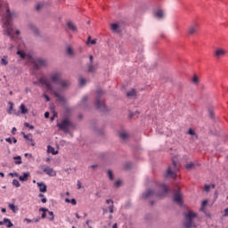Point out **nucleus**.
Returning a JSON list of instances; mask_svg holds the SVG:
<instances>
[{"mask_svg":"<svg viewBox=\"0 0 228 228\" xmlns=\"http://www.w3.org/2000/svg\"><path fill=\"white\" fill-rule=\"evenodd\" d=\"M159 191L155 192L152 190H148L146 192L142 194L143 199H152L156 197V199H163L168 195V191L170 189L166 184H159Z\"/></svg>","mask_w":228,"mask_h":228,"instance_id":"1","label":"nucleus"},{"mask_svg":"<svg viewBox=\"0 0 228 228\" xmlns=\"http://www.w3.org/2000/svg\"><path fill=\"white\" fill-rule=\"evenodd\" d=\"M103 95H104V91H102V89H98L96 91L95 106L97 110H100V111L106 113V111H110V110L106 107V104L104 103V100H102V98Z\"/></svg>","mask_w":228,"mask_h":228,"instance_id":"2","label":"nucleus"},{"mask_svg":"<svg viewBox=\"0 0 228 228\" xmlns=\"http://www.w3.org/2000/svg\"><path fill=\"white\" fill-rule=\"evenodd\" d=\"M57 127H59L61 131H63V133L70 134V127H74V124L69 118H65L61 123L57 124Z\"/></svg>","mask_w":228,"mask_h":228,"instance_id":"3","label":"nucleus"},{"mask_svg":"<svg viewBox=\"0 0 228 228\" xmlns=\"http://www.w3.org/2000/svg\"><path fill=\"white\" fill-rule=\"evenodd\" d=\"M173 166L169 167L166 173V177H171L175 179L177 177V172H179V167L177 166V161L175 159H172Z\"/></svg>","mask_w":228,"mask_h":228,"instance_id":"4","label":"nucleus"},{"mask_svg":"<svg viewBox=\"0 0 228 228\" xmlns=\"http://www.w3.org/2000/svg\"><path fill=\"white\" fill-rule=\"evenodd\" d=\"M4 24L7 27V35L12 37L13 35V28H12V12L10 9L6 10V13L4 16Z\"/></svg>","mask_w":228,"mask_h":228,"instance_id":"5","label":"nucleus"},{"mask_svg":"<svg viewBox=\"0 0 228 228\" xmlns=\"http://www.w3.org/2000/svg\"><path fill=\"white\" fill-rule=\"evenodd\" d=\"M197 216V214L193 212H189L185 215V222L184 227L185 228H191L196 227L195 224L193 223V219Z\"/></svg>","mask_w":228,"mask_h":228,"instance_id":"6","label":"nucleus"},{"mask_svg":"<svg viewBox=\"0 0 228 228\" xmlns=\"http://www.w3.org/2000/svg\"><path fill=\"white\" fill-rule=\"evenodd\" d=\"M38 84L42 85V86H45L48 92H54V87L53 86V84H51V81L47 80V78L40 77L38 79Z\"/></svg>","mask_w":228,"mask_h":228,"instance_id":"7","label":"nucleus"},{"mask_svg":"<svg viewBox=\"0 0 228 228\" xmlns=\"http://www.w3.org/2000/svg\"><path fill=\"white\" fill-rule=\"evenodd\" d=\"M174 191V202L179 204V206H183V194L181 193V190L179 189V187H176Z\"/></svg>","mask_w":228,"mask_h":228,"instance_id":"8","label":"nucleus"},{"mask_svg":"<svg viewBox=\"0 0 228 228\" xmlns=\"http://www.w3.org/2000/svg\"><path fill=\"white\" fill-rule=\"evenodd\" d=\"M41 170L46 174V175H49L50 177H56V171L49 166L41 165L40 166Z\"/></svg>","mask_w":228,"mask_h":228,"instance_id":"9","label":"nucleus"},{"mask_svg":"<svg viewBox=\"0 0 228 228\" xmlns=\"http://www.w3.org/2000/svg\"><path fill=\"white\" fill-rule=\"evenodd\" d=\"M42 67H47V60L37 58L34 60V68L36 70H38V69H42Z\"/></svg>","mask_w":228,"mask_h":228,"instance_id":"10","label":"nucleus"},{"mask_svg":"<svg viewBox=\"0 0 228 228\" xmlns=\"http://www.w3.org/2000/svg\"><path fill=\"white\" fill-rule=\"evenodd\" d=\"M50 80L54 85H59L60 81L61 80V74L60 72H53L50 74Z\"/></svg>","mask_w":228,"mask_h":228,"instance_id":"11","label":"nucleus"},{"mask_svg":"<svg viewBox=\"0 0 228 228\" xmlns=\"http://www.w3.org/2000/svg\"><path fill=\"white\" fill-rule=\"evenodd\" d=\"M199 29H200L199 23H193L189 27L188 33L189 35H197Z\"/></svg>","mask_w":228,"mask_h":228,"instance_id":"12","label":"nucleus"},{"mask_svg":"<svg viewBox=\"0 0 228 228\" xmlns=\"http://www.w3.org/2000/svg\"><path fill=\"white\" fill-rule=\"evenodd\" d=\"M153 15L157 19H163L165 17V12L162 9H158L154 11Z\"/></svg>","mask_w":228,"mask_h":228,"instance_id":"13","label":"nucleus"},{"mask_svg":"<svg viewBox=\"0 0 228 228\" xmlns=\"http://www.w3.org/2000/svg\"><path fill=\"white\" fill-rule=\"evenodd\" d=\"M37 187L39 188V191L41 193H45L47 191V185L44 183V182L37 183Z\"/></svg>","mask_w":228,"mask_h":228,"instance_id":"14","label":"nucleus"},{"mask_svg":"<svg viewBox=\"0 0 228 228\" xmlns=\"http://www.w3.org/2000/svg\"><path fill=\"white\" fill-rule=\"evenodd\" d=\"M227 54V52L224 49H217L215 52L216 58H222V56H225Z\"/></svg>","mask_w":228,"mask_h":228,"instance_id":"15","label":"nucleus"},{"mask_svg":"<svg viewBox=\"0 0 228 228\" xmlns=\"http://www.w3.org/2000/svg\"><path fill=\"white\" fill-rule=\"evenodd\" d=\"M110 29L113 33H120V26L118 23L110 24Z\"/></svg>","mask_w":228,"mask_h":228,"instance_id":"16","label":"nucleus"},{"mask_svg":"<svg viewBox=\"0 0 228 228\" xmlns=\"http://www.w3.org/2000/svg\"><path fill=\"white\" fill-rule=\"evenodd\" d=\"M29 172H25L23 173V175L21 176H18L19 180L21 181L22 183H26V181H28L29 179Z\"/></svg>","mask_w":228,"mask_h":228,"instance_id":"17","label":"nucleus"},{"mask_svg":"<svg viewBox=\"0 0 228 228\" xmlns=\"http://www.w3.org/2000/svg\"><path fill=\"white\" fill-rule=\"evenodd\" d=\"M59 85L61 86V88H69V86H70V82H69V80H63L61 78Z\"/></svg>","mask_w":228,"mask_h":228,"instance_id":"18","label":"nucleus"},{"mask_svg":"<svg viewBox=\"0 0 228 228\" xmlns=\"http://www.w3.org/2000/svg\"><path fill=\"white\" fill-rule=\"evenodd\" d=\"M28 29L34 33V35H39L38 28L33 23L28 24Z\"/></svg>","mask_w":228,"mask_h":228,"instance_id":"19","label":"nucleus"},{"mask_svg":"<svg viewBox=\"0 0 228 228\" xmlns=\"http://www.w3.org/2000/svg\"><path fill=\"white\" fill-rule=\"evenodd\" d=\"M67 26L70 31H77V27H76V24L72 21H68Z\"/></svg>","mask_w":228,"mask_h":228,"instance_id":"20","label":"nucleus"},{"mask_svg":"<svg viewBox=\"0 0 228 228\" xmlns=\"http://www.w3.org/2000/svg\"><path fill=\"white\" fill-rule=\"evenodd\" d=\"M20 110L21 115H26V113H28V108H26V105H24V103H21L20 105Z\"/></svg>","mask_w":228,"mask_h":228,"instance_id":"21","label":"nucleus"},{"mask_svg":"<svg viewBox=\"0 0 228 228\" xmlns=\"http://www.w3.org/2000/svg\"><path fill=\"white\" fill-rule=\"evenodd\" d=\"M95 70H97V65H94V63L93 64H89V66H88V72L94 73Z\"/></svg>","mask_w":228,"mask_h":228,"instance_id":"22","label":"nucleus"},{"mask_svg":"<svg viewBox=\"0 0 228 228\" xmlns=\"http://www.w3.org/2000/svg\"><path fill=\"white\" fill-rule=\"evenodd\" d=\"M4 222L6 225V227H8V228L13 227V223H12V221L9 218H4Z\"/></svg>","mask_w":228,"mask_h":228,"instance_id":"23","label":"nucleus"},{"mask_svg":"<svg viewBox=\"0 0 228 228\" xmlns=\"http://www.w3.org/2000/svg\"><path fill=\"white\" fill-rule=\"evenodd\" d=\"M119 138H121V140H127V138H129V134L122 132L119 134Z\"/></svg>","mask_w":228,"mask_h":228,"instance_id":"24","label":"nucleus"},{"mask_svg":"<svg viewBox=\"0 0 228 228\" xmlns=\"http://www.w3.org/2000/svg\"><path fill=\"white\" fill-rule=\"evenodd\" d=\"M39 211H43V214L41 215V218H45L47 216L46 213H48L49 209L45 208H41L39 209Z\"/></svg>","mask_w":228,"mask_h":228,"instance_id":"25","label":"nucleus"},{"mask_svg":"<svg viewBox=\"0 0 228 228\" xmlns=\"http://www.w3.org/2000/svg\"><path fill=\"white\" fill-rule=\"evenodd\" d=\"M186 170H193L195 168V164L193 162L185 165Z\"/></svg>","mask_w":228,"mask_h":228,"instance_id":"26","label":"nucleus"},{"mask_svg":"<svg viewBox=\"0 0 228 228\" xmlns=\"http://www.w3.org/2000/svg\"><path fill=\"white\" fill-rule=\"evenodd\" d=\"M127 97H134L136 96V90L132 89L131 91L126 93Z\"/></svg>","mask_w":228,"mask_h":228,"instance_id":"27","label":"nucleus"},{"mask_svg":"<svg viewBox=\"0 0 228 228\" xmlns=\"http://www.w3.org/2000/svg\"><path fill=\"white\" fill-rule=\"evenodd\" d=\"M8 207L12 211V213H17V207L13 203H10Z\"/></svg>","mask_w":228,"mask_h":228,"instance_id":"28","label":"nucleus"},{"mask_svg":"<svg viewBox=\"0 0 228 228\" xmlns=\"http://www.w3.org/2000/svg\"><path fill=\"white\" fill-rule=\"evenodd\" d=\"M54 95H55V97H57V99H59V101H61V102H63L65 101V98H63V96L60 95V93L54 92Z\"/></svg>","mask_w":228,"mask_h":228,"instance_id":"29","label":"nucleus"},{"mask_svg":"<svg viewBox=\"0 0 228 228\" xmlns=\"http://www.w3.org/2000/svg\"><path fill=\"white\" fill-rule=\"evenodd\" d=\"M12 186H15V188H20V183L17 179L12 180Z\"/></svg>","mask_w":228,"mask_h":228,"instance_id":"30","label":"nucleus"},{"mask_svg":"<svg viewBox=\"0 0 228 228\" xmlns=\"http://www.w3.org/2000/svg\"><path fill=\"white\" fill-rule=\"evenodd\" d=\"M87 44H91L92 45H95V44H97V40L96 39L92 40V37L89 36L88 39H87Z\"/></svg>","mask_w":228,"mask_h":228,"instance_id":"31","label":"nucleus"},{"mask_svg":"<svg viewBox=\"0 0 228 228\" xmlns=\"http://www.w3.org/2000/svg\"><path fill=\"white\" fill-rule=\"evenodd\" d=\"M14 159L18 160L15 161V165H22V159L20 158V156L14 157Z\"/></svg>","mask_w":228,"mask_h":228,"instance_id":"32","label":"nucleus"},{"mask_svg":"<svg viewBox=\"0 0 228 228\" xmlns=\"http://www.w3.org/2000/svg\"><path fill=\"white\" fill-rule=\"evenodd\" d=\"M48 152H51V154H53V155L58 154V151H55L54 148L52 146H48Z\"/></svg>","mask_w":228,"mask_h":228,"instance_id":"33","label":"nucleus"},{"mask_svg":"<svg viewBox=\"0 0 228 228\" xmlns=\"http://www.w3.org/2000/svg\"><path fill=\"white\" fill-rule=\"evenodd\" d=\"M48 215H49V216H51V217L49 218V220H50L51 222H54V213H53V211H49V210H48Z\"/></svg>","mask_w":228,"mask_h":228,"instance_id":"34","label":"nucleus"},{"mask_svg":"<svg viewBox=\"0 0 228 228\" xmlns=\"http://www.w3.org/2000/svg\"><path fill=\"white\" fill-rule=\"evenodd\" d=\"M108 177L110 179V181H113L115 177L113 176V172L111 170L108 171Z\"/></svg>","mask_w":228,"mask_h":228,"instance_id":"35","label":"nucleus"},{"mask_svg":"<svg viewBox=\"0 0 228 228\" xmlns=\"http://www.w3.org/2000/svg\"><path fill=\"white\" fill-rule=\"evenodd\" d=\"M79 85L80 86H85V85H86V80L85 78H80Z\"/></svg>","mask_w":228,"mask_h":228,"instance_id":"36","label":"nucleus"},{"mask_svg":"<svg viewBox=\"0 0 228 228\" xmlns=\"http://www.w3.org/2000/svg\"><path fill=\"white\" fill-rule=\"evenodd\" d=\"M17 54H19V56H20V58H26V53L22 51H18Z\"/></svg>","mask_w":228,"mask_h":228,"instance_id":"37","label":"nucleus"},{"mask_svg":"<svg viewBox=\"0 0 228 228\" xmlns=\"http://www.w3.org/2000/svg\"><path fill=\"white\" fill-rule=\"evenodd\" d=\"M211 190V185L208 184H205L204 186V191L208 192H209V191Z\"/></svg>","mask_w":228,"mask_h":228,"instance_id":"38","label":"nucleus"},{"mask_svg":"<svg viewBox=\"0 0 228 228\" xmlns=\"http://www.w3.org/2000/svg\"><path fill=\"white\" fill-rule=\"evenodd\" d=\"M67 53L68 54H69V56L74 55V50H72L70 47H68Z\"/></svg>","mask_w":228,"mask_h":228,"instance_id":"39","label":"nucleus"},{"mask_svg":"<svg viewBox=\"0 0 228 228\" xmlns=\"http://www.w3.org/2000/svg\"><path fill=\"white\" fill-rule=\"evenodd\" d=\"M24 126L25 127H28V129H35V126L29 123H24Z\"/></svg>","mask_w":228,"mask_h":228,"instance_id":"40","label":"nucleus"},{"mask_svg":"<svg viewBox=\"0 0 228 228\" xmlns=\"http://www.w3.org/2000/svg\"><path fill=\"white\" fill-rule=\"evenodd\" d=\"M1 65H4V66L8 65V61H6V59L3 58L1 60Z\"/></svg>","mask_w":228,"mask_h":228,"instance_id":"41","label":"nucleus"},{"mask_svg":"<svg viewBox=\"0 0 228 228\" xmlns=\"http://www.w3.org/2000/svg\"><path fill=\"white\" fill-rule=\"evenodd\" d=\"M120 184H122V181H120V180H118V181L114 183V185H115L116 188H119Z\"/></svg>","mask_w":228,"mask_h":228,"instance_id":"42","label":"nucleus"},{"mask_svg":"<svg viewBox=\"0 0 228 228\" xmlns=\"http://www.w3.org/2000/svg\"><path fill=\"white\" fill-rule=\"evenodd\" d=\"M11 177H19V173H9Z\"/></svg>","mask_w":228,"mask_h":228,"instance_id":"43","label":"nucleus"},{"mask_svg":"<svg viewBox=\"0 0 228 228\" xmlns=\"http://www.w3.org/2000/svg\"><path fill=\"white\" fill-rule=\"evenodd\" d=\"M69 204H72V206H76V204H77V201L76 200V199H72L70 200Z\"/></svg>","mask_w":228,"mask_h":228,"instance_id":"44","label":"nucleus"},{"mask_svg":"<svg viewBox=\"0 0 228 228\" xmlns=\"http://www.w3.org/2000/svg\"><path fill=\"white\" fill-rule=\"evenodd\" d=\"M188 133L191 134V136H194L195 131L191 128L189 129Z\"/></svg>","mask_w":228,"mask_h":228,"instance_id":"45","label":"nucleus"},{"mask_svg":"<svg viewBox=\"0 0 228 228\" xmlns=\"http://www.w3.org/2000/svg\"><path fill=\"white\" fill-rule=\"evenodd\" d=\"M192 83H199V77L197 76L193 77Z\"/></svg>","mask_w":228,"mask_h":228,"instance_id":"46","label":"nucleus"},{"mask_svg":"<svg viewBox=\"0 0 228 228\" xmlns=\"http://www.w3.org/2000/svg\"><path fill=\"white\" fill-rule=\"evenodd\" d=\"M43 97L46 99V102H49L51 101V98L47 94H43Z\"/></svg>","mask_w":228,"mask_h":228,"instance_id":"47","label":"nucleus"},{"mask_svg":"<svg viewBox=\"0 0 228 228\" xmlns=\"http://www.w3.org/2000/svg\"><path fill=\"white\" fill-rule=\"evenodd\" d=\"M12 110H13V103H11V106L9 108V110H8L9 115H12Z\"/></svg>","mask_w":228,"mask_h":228,"instance_id":"48","label":"nucleus"},{"mask_svg":"<svg viewBox=\"0 0 228 228\" xmlns=\"http://www.w3.org/2000/svg\"><path fill=\"white\" fill-rule=\"evenodd\" d=\"M86 101H88V97L86 95L82 99V104H85V102H86Z\"/></svg>","mask_w":228,"mask_h":228,"instance_id":"49","label":"nucleus"},{"mask_svg":"<svg viewBox=\"0 0 228 228\" xmlns=\"http://www.w3.org/2000/svg\"><path fill=\"white\" fill-rule=\"evenodd\" d=\"M55 117H58V114L56 112H54L53 116L50 118L51 122L54 120Z\"/></svg>","mask_w":228,"mask_h":228,"instance_id":"50","label":"nucleus"},{"mask_svg":"<svg viewBox=\"0 0 228 228\" xmlns=\"http://www.w3.org/2000/svg\"><path fill=\"white\" fill-rule=\"evenodd\" d=\"M36 10H42V4H37V7H36Z\"/></svg>","mask_w":228,"mask_h":228,"instance_id":"51","label":"nucleus"},{"mask_svg":"<svg viewBox=\"0 0 228 228\" xmlns=\"http://www.w3.org/2000/svg\"><path fill=\"white\" fill-rule=\"evenodd\" d=\"M206 206H208V200H207L202 201V208H206Z\"/></svg>","mask_w":228,"mask_h":228,"instance_id":"52","label":"nucleus"},{"mask_svg":"<svg viewBox=\"0 0 228 228\" xmlns=\"http://www.w3.org/2000/svg\"><path fill=\"white\" fill-rule=\"evenodd\" d=\"M28 143H30V145H32V147H35V145H36V142H35V141H33V139H30Z\"/></svg>","mask_w":228,"mask_h":228,"instance_id":"53","label":"nucleus"},{"mask_svg":"<svg viewBox=\"0 0 228 228\" xmlns=\"http://www.w3.org/2000/svg\"><path fill=\"white\" fill-rule=\"evenodd\" d=\"M23 138H25V140H28V142L32 139V138H29V135L28 134H24Z\"/></svg>","mask_w":228,"mask_h":228,"instance_id":"54","label":"nucleus"},{"mask_svg":"<svg viewBox=\"0 0 228 228\" xmlns=\"http://www.w3.org/2000/svg\"><path fill=\"white\" fill-rule=\"evenodd\" d=\"M113 208H114L113 204L109 206L110 213H113Z\"/></svg>","mask_w":228,"mask_h":228,"instance_id":"55","label":"nucleus"},{"mask_svg":"<svg viewBox=\"0 0 228 228\" xmlns=\"http://www.w3.org/2000/svg\"><path fill=\"white\" fill-rule=\"evenodd\" d=\"M89 60H90V64H93L94 63V55H90Z\"/></svg>","mask_w":228,"mask_h":228,"instance_id":"56","label":"nucleus"},{"mask_svg":"<svg viewBox=\"0 0 228 228\" xmlns=\"http://www.w3.org/2000/svg\"><path fill=\"white\" fill-rule=\"evenodd\" d=\"M106 204H111L113 205V200H107Z\"/></svg>","mask_w":228,"mask_h":228,"instance_id":"57","label":"nucleus"},{"mask_svg":"<svg viewBox=\"0 0 228 228\" xmlns=\"http://www.w3.org/2000/svg\"><path fill=\"white\" fill-rule=\"evenodd\" d=\"M49 111L45 112V118H49Z\"/></svg>","mask_w":228,"mask_h":228,"instance_id":"58","label":"nucleus"},{"mask_svg":"<svg viewBox=\"0 0 228 228\" xmlns=\"http://www.w3.org/2000/svg\"><path fill=\"white\" fill-rule=\"evenodd\" d=\"M24 221L28 222V224H31V222H33V220H31L29 218H25Z\"/></svg>","mask_w":228,"mask_h":228,"instance_id":"59","label":"nucleus"},{"mask_svg":"<svg viewBox=\"0 0 228 228\" xmlns=\"http://www.w3.org/2000/svg\"><path fill=\"white\" fill-rule=\"evenodd\" d=\"M224 216H228V208L224 209Z\"/></svg>","mask_w":228,"mask_h":228,"instance_id":"60","label":"nucleus"},{"mask_svg":"<svg viewBox=\"0 0 228 228\" xmlns=\"http://www.w3.org/2000/svg\"><path fill=\"white\" fill-rule=\"evenodd\" d=\"M5 142H7V143H12V138H10V137H9V138H6V139H5Z\"/></svg>","mask_w":228,"mask_h":228,"instance_id":"61","label":"nucleus"},{"mask_svg":"<svg viewBox=\"0 0 228 228\" xmlns=\"http://www.w3.org/2000/svg\"><path fill=\"white\" fill-rule=\"evenodd\" d=\"M77 186L78 190H81V182L78 181Z\"/></svg>","mask_w":228,"mask_h":228,"instance_id":"62","label":"nucleus"},{"mask_svg":"<svg viewBox=\"0 0 228 228\" xmlns=\"http://www.w3.org/2000/svg\"><path fill=\"white\" fill-rule=\"evenodd\" d=\"M41 202H43V204H45V202H47V199H46V198H43V199L41 200Z\"/></svg>","mask_w":228,"mask_h":228,"instance_id":"63","label":"nucleus"},{"mask_svg":"<svg viewBox=\"0 0 228 228\" xmlns=\"http://www.w3.org/2000/svg\"><path fill=\"white\" fill-rule=\"evenodd\" d=\"M97 167H98L97 165H92L91 168H93V170H95V168H97Z\"/></svg>","mask_w":228,"mask_h":228,"instance_id":"64","label":"nucleus"}]
</instances>
